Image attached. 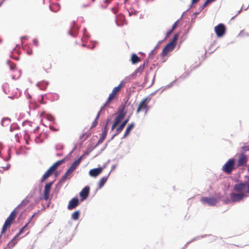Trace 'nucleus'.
<instances>
[{
  "mask_svg": "<svg viewBox=\"0 0 249 249\" xmlns=\"http://www.w3.org/2000/svg\"><path fill=\"white\" fill-rule=\"evenodd\" d=\"M29 203V200L27 198H25L17 207V208L11 212L10 215L8 217L5 221L1 230V234L4 233L7 230V229L10 227L13 220L15 219L17 216V214L18 213V210L20 208L25 207Z\"/></svg>",
  "mask_w": 249,
  "mask_h": 249,
  "instance_id": "f257e3e1",
  "label": "nucleus"
},
{
  "mask_svg": "<svg viewBox=\"0 0 249 249\" xmlns=\"http://www.w3.org/2000/svg\"><path fill=\"white\" fill-rule=\"evenodd\" d=\"M178 37V34H176L174 35L172 40L168 43L165 47L163 49L162 52L160 53V55L162 57H164L167 55L169 53L172 52L175 49Z\"/></svg>",
  "mask_w": 249,
  "mask_h": 249,
  "instance_id": "f03ea898",
  "label": "nucleus"
},
{
  "mask_svg": "<svg viewBox=\"0 0 249 249\" xmlns=\"http://www.w3.org/2000/svg\"><path fill=\"white\" fill-rule=\"evenodd\" d=\"M125 82L124 81H122L119 85L114 88L112 92L110 93L107 101L104 104V106L102 107L101 109L107 105V104L113 99H114L120 91L121 89L124 86Z\"/></svg>",
  "mask_w": 249,
  "mask_h": 249,
  "instance_id": "7ed1b4c3",
  "label": "nucleus"
},
{
  "mask_svg": "<svg viewBox=\"0 0 249 249\" xmlns=\"http://www.w3.org/2000/svg\"><path fill=\"white\" fill-rule=\"evenodd\" d=\"M235 160L233 159H229L227 162L223 165L222 170L224 172L231 174L234 169Z\"/></svg>",
  "mask_w": 249,
  "mask_h": 249,
  "instance_id": "20e7f679",
  "label": "nucleus"
},
{
  "mask_svg": "<svg viewBox=\"0 0 249 249\" xmlns=\"http://www.w3.org/2000/svg\"><path fill=\"white\" fill-rule=\"evenodd\" d=\"M7 64L12 72L11 73L12 78L13 79H18L20 75V71L18 70L16 65L9 60L7 61Z\"/></svg>",
  "mask_w": 249,
  "mask_h": 249,
  "instance_id": "39448f33",
  "label": "nucleus"
},
{
  "mask_svg": "<svg viewBox=\"0 0 249 249\" xmlns=\"http://www.w3.org/2000/svg\"><path fill=\"white\" fill-rule=\"evenodd\" d=\"M214 31L218 37L223 36L226 32V27L223 23H219L214 27Z\"/></svg>",
  "mask_w": 249,
  "mask_h": 249,
  "instance_id": "423d86ee",
  "label": "nucleus"
},
{
  "mask_svg": "<svg viewBox=\"0 0 249 249\" xmlns=\"http://www.w3.org/2000/svg\"><path fill=\"white\" fill-rule=\"evenodd\" d=\"M248 160V157L244 153H241L238 154V160L237 161V167L245 166Z\"/></svg>",
  "mask_w": 249,
  "mask_h": 249,
  "instance_id": "0eeeda50",
  "label": "nucleus"
},
{
  "mask_svg": "<svg viewBox=\"0 0 249 249\" xmlns=\"http://www.w3.org/2000/svg\"><path fill=\"white\" fill-rule=\"evenodd\" d=\"M248 196L246 195L244 193H232L230 195V197L231 200L232 202H238L242 200L244 197H246Z\"/></svg>",
  "mask_w": 249,
  "mask_h": 249,
  "instance_id": "6e6552de",
  "label": "nucleus"
},
{
  "mask_svg": "<svg viewBox=\"0 0 249 249\" xmlns=\"http://www.w3.org/2000/svg\"><path fill=\"white\" fill-rule=\"evenodd\" d=\"M147 100L148 98H145L140 102L137 109V113H139L142 111H145V113L147 112L148 110L147 106L148 103L147 102Z\"/></svg>",
  "mask_w": 249,
  "mask_h": 249,
  "instance_id": "1a4fd4ad",
  "label": "nucleus"
},
{
  "mask_svg": "<svg viewBox=\"0 0 249 249\" xmlns=\"http://www.w3.org/2000/svg\"><path fill=\"white\" fill-rule=\"evenodd\" d=\"M247 183H240L236 184L234 186V190L239 193H246L247 190L245 191L247 188ZM248 188V186H247Z\"/></svg>",
  "mask_w": 249,
  "mask_h": 249,
  "instance_id": "9d476101",
  "label": "nucleus"
},
{
  "mask_svg": "<svg viewBox=\"0 0 249 249\" xmlns=\"http://www.w3.org/2000/svg\"><path fill=\"white\" fill-rule=\"evenodd\" d=\"M201 201L204 204H208L210 206H214L217 203L216 199L213 197H202Z\"/></svg>",
  "mask_w": 249,
  "mask_h": 249,
  "instance_id": "9b49d317",
  "label": "nucleus"
},
{
  "mask_svg": "<svg viewBox=\"0 0 249 249\" xmlns=\"http://www.w3.org/2000/svg\"><path fill=\"white\" fill-rule=\"evenodd\" d=\"M90 188L89 186L85 187L80 192L79 195L81 197V201H84L88 197L89 193Z\"/></svg>",
  "mask_w": 249,
  "mask_h": 249,
  "instance_id": "f8f14e48",
  "label": "nucleus"
},
{
  "mask_svg": "<svg viewBox=\"0 0 249 249\" xmlns=\"http://www.w3.org/2000/svg\"><path fill=\"white\" fill-rule=\"evenodd\" d=\"M1 125L4 129H8L11 126V120L8 117L3 118L1 121ZM10 130L12 131L11 128Z\"/></svg>",
  "mask_w": 249,
  "mask_h": 249,
  "instance_id": "ddd939ff",
  "label": "nucleus"
},
{
  "mask_svg": "<svg viewBox=\"0 0 249 249\" xmlns=\"http://www.w3.org/2000/svg\"><path fill=\"white\" fill-rule=\"evenodd\" d=\"M79 204V200L77 198L74 197L71 199L69 202L68 209L71 210L75 208Z\"/></svg>",
  "mask_w": 249,
  "mask_h": 249,
  "instance_id": "4468645a",
  "label": "nucleus"
},
{
  "mask_svg": "<svg viewBox=\"0 0 249 249\" xmlns=\"http://www.w3.org/2000/svg\"><path fill=\"white\" fill-rule=\"evenodd\" d=\"M53 184V182H49L46 184L45 186V190L44 192V198L45 200H48L49 197L50 191L51 190L52 186Z\"/></svg>",
  "mask_w": 249,
  "mask_h": 249,
  "instance_id": "2eb2a0df",
  "label": "nucleus"
},
{
  "mask_svg": "<svg viewBox=\"0 0 249 249\" xmlns=\"http://www.w3.org/2000/svg\"><path fill=\"white\" fill-rule=\"evenodd\" d=\"M102 170H103V168L99 167V168L91 169L89 171V175L90 176L93 177H96L97 176H98L102 172Z\"/></svg>",
  "mask_w": 249,
  "mask_h": 249,
  "instance_id": "dca6fc26",
  "label": "nucleus"
},
{
  "mask_svg": "<svg viewBox=\"0 0 249 249\" xmlns=\"http://www.w3.org/2000/svg\"><path fill=\"white\" fill-rule=\"evenodd\" d=\"M54 172V171L50 167L49 169L43 175L41 179V182H42L46 180L53 174Z\"/></svg>",
  "mask_w": 249,
  "mask_h": 249,
  "instance_id": "f3484780",
  "label": "nucleus"
},
{
  "mask_svg": "<svg viewBox=\"0 0 249 249\" xmlns=\"http://www.w3.org/2000/svg\"><path fill=\"white\" fill-rule=\"evenodd\" d=\"M73 171H71L69 168L67 170L66 172L62 177L60 181L64 182L67 179H70L71 178V175Z\"/></svg>",
  "mask_w": 249,
  "mask_h": 249,
  "instance_id": "a211bd4d",
  "label": "nucleus"
},
{
  "mask_svg": "<svg viewBox=\"0 0 249 249\" xmlns=\"http://www.w3.org/2000/svg\"><path fill=\"white\" fill-rule=\"evenodd\" d=\"M82 158L80 157L78 159L75 160L71 164V167L69 168V169L72 171H74V170L78 167V166L79 165Z\"/></svg>",
  "mask_w": 249,
  "mask_h": 249,
  "instance_id": "6ab92c4d",
  "label": "nucleus"
},
{
  "mask_svg": "<svg viewBox=\"0 0 249 249\" xmlns=\"http://www.w3.org/2000/svg\"><path fill=\"white\" fill-rule=\"evenodd\" d=\"M72 24L73 25V27H71V29L69 32V34L72 36H76V32L75 31L79 29V27L75 25V21H73Z\"/></svg>",
  "mask_w": 249,
  "mask_h": 249,
  "instance_id": "aec40b11",
  "label": "nucleus"
},
{
  "mask_svg": "<svg viewBox=\"0 0 249 249\" xmlns=\"http://www.w3.org/2000/svg\"><path fill=\"white\" fill-rule=\"evenodd\" d=\"M65 159H63L61 160H59L55 162L52 166L50 167V168L53 169L54 171H55L56 168L61 164L65 162Z\"/></svg>",
  "mask_w": 249,
  "mask_h": 249,
  "instance_id": "412c9836",
  "label": "nucleus"
},
{
  "mask_svg": "<svg viewBox=\"0 0 249 249\" xmlns=\"http://www.w3.org/2000/svg\"><path fill=\"white\" fill-rule=\"evenodd\" d=\"M131 62L132 64H136L141 61L140 58L135 53H133L131 58Z\"/></svg>",
  "mask_w": 249,
  "mask_h": 249,
  "instance_id": "4be33fe9",
  "label": "nucleus"
},
{
  "mask_svg": "<svg viewBox=\"0 0 249 249\" xmlns=\"http://www.w3.org/2000/svg\"><path fill=\"white\" fill-rule=\"evenodd\" d=\"M134 126V124L133 123L129 124V125L127 127L124 134V138L126 137L130 134V131L133 128Z\"/></svg>",
  "mask_w": 249,
  "mask_h": 249,
  "instance_id": "5701e85b",
  "label": "nucleus"
},
{
  "mask_svg": "<svg viewBox=\"0 0 249 249\" xmlns=\"http://www.w3.org/2000/svg\"><path fill=\"white\" fill-rule=\"evenodd\" d=\"M124 114L122 112L119 113L115 119L114 123L117 125L124 117Z\"/></svg>",
  "mask_w": 249,
  "mask_h": 249,
  "instance_id": "b1692460",
  "label": "nucleus"
},
{
  "mask_svg": "<svg viewBox=\"0 0 249 249\" xmlns=\"http://www.w3.org/2000/svg\"><path fill=\"white\" fill-rule=\"evenodd\" d=\"M107 178L108 176H105L101 178L98 185L99 188H101L104 185L105 183L106 182L107 179Z\"/></svg>",
  "mask_w": 249,
  "mask_h": 249,
  "instance_id": "393cba45",
  "label": "nucleus"
},
{
  "mask_svg": "<svg viewBox=\"0 0 249 249\" xmlns=\"http://www.w3.org/2000/svg\"><path fill=\"white\" fill-rule=\"evenodd\" d=\"M146 63V62H144L142 65H140L138 69H137L135 71L136 73H141L143 71L145 68Z\"/></svg>",
  "mask_w": 249,
  "mask_h": 249,
  "instance_id": "a878e982",
  "label": "nucleus"
},
{
  "mask_svg": "<svg viewBox=\"0 0 249 249\" xmlns=\"http://www.w3.org/2000/svg\"><path fill=\"white\" fill-rule=\"evenodd\" d=\"M80 215V212L79 211L74 212L71 215V218L73 220H76L79 218Z\"/></svg>",
  "mask_w": 249,
  "mask_h": 249,
  "instance_id": "bb28decb",
  "label": "nucleus"
},
{
  "mask_svg": "<svg viewBox=\"0 0 249 249\" xmlns=\"http://www.w3.org/2000/svg\"><path fill=\"white\" fill-rule=\"evenodd\" d=\"M125 126L124 125V124H121L116 129L115 135H118L124 129Z\"/></svg>",
  "mask_w": 249,
  "mask_h": 249,
  "instance_id": "cd10ccee",
  "label": "nucleus"
},
{
  "mask_svg": "<svg viewBox=\"0 0 249 249\" xmlns=\"http://www.w3.org/2000/svg\"><path fill=\"white\" fill-rule=\"evenodd\" d=\"M107 135L106 134V132H102V136L99 140L97 144H99L100 143H102L104 141L105 139L106 138V137H107Z\"/></svg>",
  "mask_w": 249,
  "mask_h": 249,
  "instance_id": "c85d7f7f",
  "label": "nucleus"
},
{
  "mask_svg": "<svg viewBox=\"0 0 249 249\" xmlns=\"http://www.w3.org/2000/svg\"><path fill=\"white\" fill-rule=\"evenodd\" d=\"M101 111V110L98 112V114H97V115L95 120L94 121V122L92 123V126L91 127V128L94 127H95L97 125V124H98L97 119H98V118H99V117L100 116V114Z\"/></svg>",
  "mask_w": 249,
  "mask_h": 249,
  "instance_id": "c756f323",
  "label": "nucleus"
},
{
  "mask_svg": "<svg viewBox=\"0 0 249 249\" xmlns=\"http://www.w3.org/2000/svg\"><path fill=\"white\" fill-rule=\"evenodd\" d=\"M247 151H249V145H246L241 147V151L242 153H244Z\"/></svg>",
  "mask_w": 249,
  "mask_h": 249,
  "instance_id": "7c9ffc66",
  "label": "nucleus"
},
{
  "mask_svg": "<svg viewBox=\"0 0 249 249\" xmlns=\"http://www.w3.org/2000/svg\"><path fill=\"white\" fill-rule=\"evenodd\" d=\"M28 223H27L23 228H22L17 236H18L21 234L24 231V229L27 227Z\"/></svg>",
  "mask_w": 249,
  "mask_h": 249,
  "instance_id": "2f4dec72",
  "label": "nucleus"
},
{
  "mask_svg": "<svg viewBox=\"0 0 249 249\" xmlns=\"http://www.w3.org/2000/svg\"><path fill=\"white\" fill-rule=\"evenodd\" d=\"M212 1L211 0H206L202 6V9L206 7Z\"/></svg>",
  "mask_w": 249,
  "mask_h": 249,
  "instance_id": "473e14b6",
  "label": "nucleus"
},
{
  "mask_svg": "<svg viewBox=\"0 0 249 249\" xmlns=\"http://www.w3.org/2000/svg\"><path fill=\"white\" fill-rule=\"evenodd\" d=\"M47 119L50 121H53L54 120V118L53 116L50 114H48L47 116Z\"/></svg>",
  "mask_w": 249,
  "mask_h": 249,
  "instance_id": "72a5a7b5",
  "label": "nucleus"
},
{
  "mask_svg": "<svg viewBox=\"0 0 249 249\" xmlns=\"http://www.w3.org/2000/svg\"><path fill=\"white\" fill-rule=\"evenodd\" d=\"M178 20H177V21L176 22H175L174 23V24H173V26H172V29H171L173 31H174V30L176 29V28L177 27L178 24Z\"/></svg>",
  "mask_w": 249,
  "mask_h": 249,
  "instance_id": "f704fd0d",
  "label": "nucleus"
},
{
  "mask_svg": "<svg viewBox=\"0 0 249 249\" xmlns=\"http://www.w3.org/2000/svg\"><path fill=\"white\" fill-rule=\"evenodd\" d=\"M52 68V66L51 64H49L47 67V68H45V66H43V68L46 70H49L51 69Z\"/></svg>",
  "mask_w": 249,
  "mask_h": 249,
  "instance_id": "c9c22d12",
  "label": "nucleus"
},
{
  "mask_svg": "<svg viewBox=\"0 0 249 249\" xmlns=\"http://www.w3.org/2000/svg\"><path fill=\"white\" fill-rule=\"evenodd\" d=\"M107 130H108V128L107 127V124L104 127V130L103 131V132H106V134L107 135Z\"/></svg>",
  "mask_w": 249,
  "mask_h": 249,
  "instance_id": "e433bc0d",
  "label": "nucleus"
},
{
  "mask_svg": "<svg viewBox=\"0 0 249 249\" xmlns=\"http://www.w3.org/2000/svg\"><path fill=\"white\" fill-rule=\"evenodd\" d=\"M36 213H34L32 216L30 218L28 222L27 223H28V224L31 222L32 219L33 218V217H34V216L36 215Z\"/></svg>",
  "mask_w": 249,
  "mask_h": 249,
  "instance_id": "4c0bfd02",
  "label": "nucleus"
},
{
  "mask_svg": "<svg viewBox=\"0 0 249 249\" xmlns=\"http://www.w3.org/2000/svg\"><path fill=\"white\" fill-rule=\"evenodd\" d=\"M36 213H34L32 216L30 218L28 222L27 223H28V224L31 222L32 219L33 218V217H34V216L36 215Z\"/></svg>",
  "mask_w": 249,
  "mask_h": 249,
  "instance_id": "58836bf2",
  "label": "nucleus"
},
{
  "mask_svg": "<svg viewBox=\"0 0 249 249\" xmlns=\"http://www.w3.org/2000/svg\"><path fill=\"white\" fill-rule=\"evenodd\" d=\"M173 31L171 29L170 30H169L166 34V37L168 36L173 32Z\"/></svg>",
  "mask_w": 249,
  "mask_h": 249,
  "instance_id": "ea45409f",
  "label": "nucleus"
},
{
  "mask_svg": "<svg viewBox=\"0 0 249 249\" xmlns=\"http://www.w3.org/2000/svg\"><path fill=\"white\" fill-rule=\"evenodd\" d=\"M10 167V164H7L6 166L5 167H3V168L5 169V170H8L9 169Z\"/></svg>",
  "mask_w": 249,
  "mask_h": 249,
  "instance_id": "a19ab883",
  "label": "nucleus"
},
{
  "mask_svg": "<svg viewBox=\"0 0 249 249\" xmlns=\"http://www.w3.org/2000/svg\"><path fill=\"white\" fill-rule=\"evenodd\" d=\"M200 0H192V5L197 3Z\"/></svg>",
  "mask_w": 249,
  "mask_h": 249,
  "instance_id": "79ce46f5",
  "label": "nucleus"
},
{
  "mask_svg": "<svg viewBox=\"0 0 249 249\" xmlns=\"http://www.w3.org/2000/svg\"><path fill=\"white\" fill-rule=\"evenodd\" d=\"M128 121V119H125L122 123V124H124V125H125L127 123Z\"/></svg>",
  "mask_w": 249,
  "mask_h": 249,
  "instance_id": "37998d69",
  "label": "nucleus"
},
{
  "mask_svg": "<svg viewBox=\"0 0 249 249\" xmlns=\"http://www.w3.org/2000/svg\"><path fill=\"white\" fill-rule=\"evenodd\" d=\"M117 125V124H115V123H113L112 127H111V130H113V129L115 128V127Z\"/></svg>",
  "mask_w": 249,
  "mask_h": 249,
  "instance_id": "c03bdc74",
  "label": "nucleus"
},
{
  "mask_svg": "<svg viewBox=\"0 0 249 249\" xmlns=\"http://www.w3.org/2000/svg\"><path fill=\"white\" fill-rule=\"evenodd\" d=\"M49 127H50V129H51L53 131H57V130L56 129L54 128V127L53 126L50 125Z\"/></svg>",
  "mask_w": 249,
  "mask_h": 249,
  "instance_id": "a18cd8bd",
  "label": "nucleus"
},
{
  "mask_svg": "<svg viewBox=\"0 0 249 249\" xmlns=\"http://www.w3.org/2000/svg\"><path fill=\"white\" fill-rule=\"evenodd\" d=\"M95 0H90V1H88L87 5H89L92 2H94Z\"/></svg>",
  "mask_w": 249,
  "mask_h": 249,
  "instance_id": "49530a36",
  "label": "nucleus"
},
{
  "mask_svg": "<svg viewBox=\"0 0 249 249\" xmlns=\"http://www.w3.org/2000/svg\"><path fill=\"white\" fill-rule=\"evenodd\" d=\"M112 0H105V2L107 4L109 3Z\"/></svg>",
  "mask_w": 249,
  "mask_h": 249,
  "instance_id": "de8ad7c7",
  "label": "nucleus"
},
{
  "mask_svg": "<svg viewBox=\"0 0 249 249\" xmlns=\"http://www.w3.org/2000/svg\"><path fill=\"white\" fill-rule=\"evenodd\" d=\"M246 192L247 194H249V185L248 186V189L247 190Z\"/></svg>",
  "mask_w": 249,
  "mask_h": 249,
  "instance_id": "09e8293b",
  "label": "nucleus"
},
{
  "mask_svg": "<svg viewBox=\"0 0 249 249\" xmlns=\"http://www.w3.org/2000/svg\"><path fill=\"white\" fill-rule=\"evenodd\" d=\"M26 143L27 144H29V141H28V140H26Z\"/></svg>",
  "mask_w": 249,
  "mask_h": 249,
  "instance_id": "8fccbe9b",
  "label": "nucleus"
},
{
  "mask_svg": "<svg viewBox=\"0 0 249 249\" xmlns=\"http://www.w3.org/2000/svg\"><path fill=\"white\" fill-rule=\"evenodd\" d=\"M15 136H16V137H17L18 138V134H17H17H15Z\"/></svg>",
  "mask_w": 249,
  "mask_h": 249,
  "instance_id": "3c124183",
  "label": "nucleus"
},
{
  "mask_svg": "<svg viewBox=\"0 0 249 249\" xmlns=\"http://www.w3.org/2000/svg\"><path fill=\"white\" fill-rule=\"evenodd\" d=\"M212 2L215 1V0H211Z\"/></svg>",
  "mask_w": 249,
  "mask_h": 249,
  "instance_id": "603ef678",
  "label": "nucleus"
},
{
  "mask_svg": "<svg viewBox=\"0 0 249 249\" xmlns=\"http://www.w3.org/2000/svg\"><path fill=\"white\" fill-rule=\"evenodd\" d=\"M248 171L249 172V167H248Z\"/></svg>",
  "mask_w": 249,
  "mask_h": 249,
  "instance_id": "864d4df0",
  "label": "nucleus"
}]
</instances>
